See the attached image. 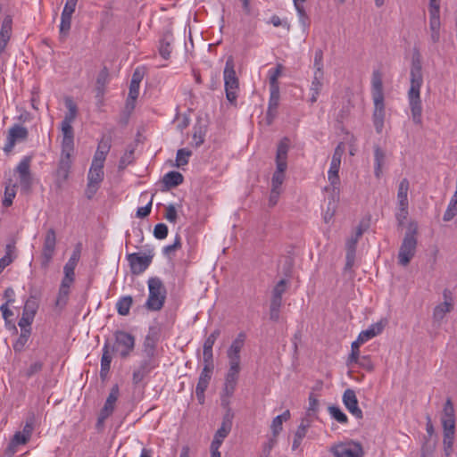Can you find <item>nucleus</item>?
Here are the masks:
<instances>
[{"mask_svg": "<svg viewBox=\"0 0 457 457\" xmlns=\"http://www.w3.org/2000/svg\"><path fill=\"white\" fill-rule=\"evenodd\" d=\"M213 369L204 367L195 387V395L200 403L204 401V392L206 391L212 378Z\"/></svg>", "mask_w": 457, "mask_h": 457, "instance_id": "dca6fc26", "label": "nucleus"}, {"mask_svg": "<svg viewBox=\"0 0 457 457\" xmlns=\"http://www.w3.org/2000/svg\"><path fill=\"white\" fill-rule=\"evenodd\" d=\"M34 426L35 416L34 414H30L26 420V423L22 428V431H20L21 434L29 440L34 430Z\"/></svg>", "mask_w": 457, "mask_h": 457, "instance_id": "680f3d73", "label": "nucleus"}, {"mask_svg": "<svg viewBox=\"0 0 457 457\" xmlns=\"http://www.w3.org/2000/svg\"><path fill=\"white\" fill-rule=\"evenodd\" d=\"M38 309V301L36 296L30 295L25 302L23 313L35 317Z\"/></svg>", "mask_w": 457, "mask_h": 457, "instance_id": "603ef678", "label": "nucleus"}, {"mask_svg": "<svg viewBox=\"0 0 457 457\" xmlns=\"http://www.w3.org/2000/svg\"><path fill=\"white\" fill-rule=\"evenodd\" d=\"M74 281L75 280L67 279V278H62V281H61V284L59 287V290H58V294H57V297H56V301H55V305L57 307L63 308L67 304L68 300H69V295L71 293V287L72 286Z\"/></svg>", "mask_w": 457, "mask_h": 457, "instance_id": "412c9836", "label": "nucleus"}, {"mask_svg": "<svg viewBox=\"0 0 457 457\" xmlns=\"http://www.w3.org/2000/svg\"><path fill=\"white\" fill-rule=\"evenodd\" d=\"M444 303L436 305L433 312V318L436 321H441L446 313L450 312L453 309V299L451 292L448 289H445L444 293Z\"/></svg>", "mask_w": 457, "mask_h": 457, "instance_id": "aec40b11", "label": "nucleus"}, {"mask_svg": "<svg viewBox=\"0 0 457 457\" xmlns=\"http://www.w3.org/2000/svg\"><path fill=\"white\" fill-rule=\"evenodd\" d=\"M329 414L339 423L345 424L348 421L347 416L337 406L332 405L328 407Z\"/></svg>", "mask_w": 457, "mask_h": 457, "instance_id": "052dcab7", "label": "nucleus"}, {"mask_svg": "<svg viewBox=\"0 0 457 457\" xmlns=\"http://www.w3.org/2000/svg\"><path fill=\"white\" fill-rule=\"evenodd\" d=\"M72 154L73 153L61 152V157L58 162L57 170L55 171V185L60 189L63 187L64 183L69 178L72 164Z\"/></svg>", "mask_w": 457, "mask_h": 457, "instance_id": "1a4fd4ad", "label": "nucleus"}, {"mask_svg": "<svg viewBox=\"0 0 457 457\" xmlns=\"http://www.w3.org/2000/svg\"><path fill=\"white\" fill-rule=\"evenodd\" d=\"M29 137V130L26 127L14 124L8 129L6 143L3 148L6 154H9L13 150L17 142L26 141Z\"/></svg>", "mask_w": 457, "mask_h": 457, "instance_id": "6e6552de", "label": "nucleus"}, {"mask_svg": "<svg viewBox=\"0 0 457 457\" xmlns=\"http://www.w3.org/2000/svg\"><path fill=\"white\" fill-rule=\"evenodd\" d=\"M71 17L72 16H67L63 14L61 15L60 37L62 41L67 37L71 30Z\"/></svg>", "mask_w": 457, "mask_h": 457, "instance_id": "3c124183", "label": "nucleus"}, {"mask_svg": "<svg viewBox=\"0 0 457 457\" xmlns=\"http://www.w3.org/2000/svg\"><path fill=\"white\" fill-rule=\"evenodd\" d=\"M246 335L245 332H240L237 337L232 341L230 346L227 351V357L228 363H239L241 362L240 353L245 345Z\"/></svg>", "mask_w": 457, "mask_h": 457, "instance_id": "4468645a", "label": "nucleus"}, {"mask_svg": "<svg viewBox=\"0 0 457 457\" xmlns=\"http://www.w3.org/2000/svg\"><path fill=\"white\" fill-rule=\"evenodd\" d=\"M441 422L442 427H446V425L455 427V411L453 403L450 398H447L445 403Z\"/></svg>", "mask_w": 457, "mask_h": 457, "instance_id": "bb28decb", "label": "nucleus"}, {"mask_svg": "<svg viewBox=\"0 0 457 457\" xmlns=\"http://www.w3.org/2000/svg\"><path fill=\"white\" fill-rule=\"evenodd\" d=\"M234 413L232 411H226L222 418L220 428L216 431V436L225 439L231 431Z\"/></svg>", "mask_w": 457, "mask_h": 457, "instance_id": "c85d7f7f", "label": "nucleus"}, {"mask_svg": "<svg viewBox=\"0 0 457 457\" xmlns=\"http://www.w3.org/2000/svg\"><path fill=\"white\" fill-rule=\"evenodd\" d=\"M153 258V253L140 255L137 253H132L127 254L131 273L133 275L143 273L151 265Z\"/></svg>", "mask_w": 457, "mask_h": 457, "instance_id": "9d476101", "label": "nucleus"}, {"mask_svg": "<svg viewBox=\"0 0 457 457\" xmlns=\"http://www.w3.org/2000/svg\"><path fill=\"white\" fill-rule=\"evenodd\" d=\"M65 106L68 109V112L65 114L62 121L72 123L78 114V107L71 97L65 98Z\"/></svg>", "mask_w": 457, "mask_h": 457, "instance_id": "37998d69", "label": "nucleus"}, {"mask_svg": "<svg viewBox=\"0 0 457 457\" xmlns=\"http://www.w3.org/2000/svg\"><path fill=\"white\" fill-rule=\"evenodd\" d=\"M426 431L428 433V437H425V442L421 446L420 457H428V454H431L436 447L435 443L431 445H429V437H431L435 434V428L429 415L427 416Z\"/></svg>", "mask_w": 457, "mask_h": 457, "instance_id": "b1692460", "label": "nucleus"}, {"mask_svg": "<svg viewBox=\"0 0 457 457\" xmlns=\"http://www.w3.org/2000/svg\"><path fill=\"white\" fill-rule=\"evenodd\" d=\"M291 417L289 410H286L282 414L276 416L270 425L271 436H278L283 429V422L287 421Z\"/></svg>", "mask_w": 457, "mask_h": 457, "instance_id": "2f4dec72", "label": "nucleus"}, {"mask_svg": "<svg viewBox=\"0 0 457 457\" xmlns=\"http://www.w3.org/2000/svg\"><path fill=\"white\" fill-rule=\"evenodd\" d=\"M457 215V199L452 197L447 206L446 211L444 213V221H450Z\"/></svg>", "mask_w": 457, "mask_h": 457, "instance_id": "5fc2aeb1", "label": "nucleus"}, {"mask_svg": "<svg viewBox=\"0 0 457 457\" xmlns=\"http://www.w3.org/2000/svg\"><path fill=\"white\" fill-rule=\"evenodd\" d=\"M229 367L225 376L223 390L228 395H233L238 382L241 367L239 363H228Z\"/></svg>", "mask_w": 457, "mask_h": 457, "instance_id": "ddd939ff", "label": "nucleus"}, {"mask_svg": "<svg viewBox=\"0 0 457 457\" xmlns=\"http://www.w3.org/2000/svg\"><path fill=\"white\" fill-rule=\"evenodd\" d=\"M305 0H301V2H304ZM294 5L296 9L299 22L303 26V29H307L310 26V19L304 10V7L302 4H300V0H294Z\"/></svg>", "mask_w": 457, "mask_h": 457, "instance_id": "49530a36", "label": "nucleus"}, {"mask_svg": "<svg viewBox=\"0 0 457 457\" xmlns=\"http://www.w3.org/2000/svg\"><path fill=\"white\" fill-rule=\"evenodd\" d=\"M374 175L377 179H380L382 175V169L386 164V154L378 145L374 147Z\"/></svg>", "mask_w": 457, "mask_h": 457, "instance_id": "5701e85b", "label": "nucleus"}, {"mask_svg": "<svg viewBox=\"0 0 457 457\" xmlns=\"http://www.w3.org/2000/svg\"><path fill=\"white\" fill-rule=\"evenodd\" d=\"M56 245V234L53 228H50L45 236L43 249H42V265L46 267L51 262Z\"/></svg>", "mask_w": 457, "mask_h": 457, "instance_id": "9b49d317", "label": "nucleus"}, {"mask_svg": "<svg viewBox=\"0 0 457 457\" xmlns=\"http://www.w3.org/2000/svg\"><path fill=\"white\" fill-rule=\"evenodd\" d=\"M192 155V152L186 148L179 149L176 156V166L181 167L188 163L189 157Z\"/></svg>", "mask_w": 457, "mask_h": 457, "instance_id": "6e6d98bb", "label": "nucleus"}, {"mask_svg": "<svg viewBox=\"0 0 457 457\" xmlns=\"http://www.w3.org/2000/svg\"><path fill=\"white\" fill-rule=\"evenodd\" d=\"M384 327H385V324L382 321H379V322L370 325L367 329L362 330L359 334V336H358L359 341L363 342V343L369 341L370 339H371V338L375 337L376 336L379 335L380 333H382Z\"/></svg>", "mask_w": 457, "mask_h": 457, "instance_id": "c756f323", "label": "nucleus"}, {"mask_svg": "<svg viewBox=\"0 0 457 457\" xmlns=\"http://www.w3.org/2000/svg\"><path fill=\"white\" fill-rule=\"evenodd\" d=\"M115 342L112 350L120 353L121 358L128 357L135 347V337L131 334L118 330L114 334Z\"/></svg>", "mask_w": 457, "mask_h": 457, "instance_id": "423d86ee", "label": "nucleus"}, {"mask_svg": "<svg viewBox=\"0 0 457 457\" xmlns=\"http://www.w3.org/2000/svg\"><path fill=\"white\" fill-rule=\"evenodd\" d=\"M374 110L372 113V121L375 127L376 132L381 134L384 129L386 110L384 100L373 101Z\"/></svg>", "mask_w": 457, "mask_h": 457, "instance_id": "6ab92c4d", "label": "nucleus"}, {"mask_svg": "<svg viewBox=\"0 0 457 457\" xmlns=\"http://www.w3.org/2000/svg\"><path fill=\"white\" fill-rule=\"evenodd\" d=\"M309 427H310V422L307 420H303L295 433L293 445H292L293 450H296L300 446L302 440L306 436L307 429Z\"/></svg>", "mask_w": 457, "mask_h": 457, "instance_id": "c9c22d12", "label": "nucleus"}, {"mask_svg": "<svg viewBox=\"0 0 457 457\" xmlns=\"http://www.w3.org/2000/svg\"><path fill=\"white\" fill-rule=\"evenodd\" d=\"M283 305V299L279 297L271 296L270 303V320L277 322L280 318V309Z\"/></svg>", "mask_w": 457, "mask_h": 457, "instance_id": "4c0bfd02", "label": "nucleus"}, {"mask_svg": "<svg viewBox=\"0 0 457 457\" xmlns=\"http://www.w3.org/2000/svg\"><path fill=\"white\" fill-rule=\"evenodd\" d=\"M290 140L283 137L277 146L276 153V170L272 175L271 187L281 189V185L285 179V171L287 169V154L289 151Z\"/></svg>", "mask_w": 457, "mask_h": 457, "instance_id": "7ed1b4c3", "label": "nucleus"}, {"mask_svg": "<svg viewBox=\"0 0 457 457\" xmlns=\"http://www.w3.org/2000/svg\"><path fill=\"white\" fill-rule=\"evenodd\" d=\"M173 42V35L170 31H166L163 33L159 46V54L160 55L168 60L170 57V54L172 51L171 44Z\"/></svg>", "mask_w": 457, "mask_h": 457, "instance_id": "cd10ccee", "label": "nucleus"}, {"mask_svg": "<svg viewBox=\"0 0 457 457\" xmlns=\"http://www.w3.org/2000/svg\"><path fill=\"white\" fill-rule=\"evenodd\" d=\"M112 362V355L110 353V345L105 342L103 347V354L101 358L100 378L104 381L107 378Z\"/></svg>", "mask_w": 457, "mask_h": 457, "instance_id": "a878e982", "label": "nucleus"}, {"mask_svg": "<svg viewBox=\"0 0 457 457\" xmlns=\"http://www.w3.org/2000/svg\"><path fill=\"white\" fill-rule=\"evenodd\" d=\"M364 344L363 342H360L359 341V338L357 337V339L355 341H353L352 343V345H351V353L348 357V360H347V365L350 366L352 364H353V361H355L356 360L359 359V357L361 356L360 355V345Z\"/></svg>", "mask_w": 457, "mask_h": 457, "instance_id": "13d9d810", "label": "nucleus"}, {"mask_svg": "<svg viewBox=\"0 0 457 457\" xmlns=\"http://www.w3.org/2000/svg\"><path fill=\"white\" fill-rule=\"evenodd\" d=\"M184 181L183 175L179 171H170L166 173L162 178V183L165 190H169L172 187H176L181 185Z\"/></svg>", "mask_w": 457, "mask_h": 457, "instance_id": "7c9ffc66", "label": "nucleus"}, {"mask_svg": "<svg viewBox=\"0 0 457 457\" xmlns=\"http://www.w3.org/2000/svg\"><path fill=\"white\" fill-rule=\"evenodd\" d=\"M30 335L31 329L23 328L21 330L20 337L12 345V348L16 353H21L24 349V346L26 345Z\"/></svg>", "mask_w": 457, "mask_h": 457, "instance_id": "c03bdc74", "label": "nucleus"}, {"mask_svg": "<svg viewBox=\"0 0 457 457\" xmlns=\"http://www.w3.org/2000/svg\"><path fill=\"white\" fill-rule=\"evenodd\" d=\"M149 295L145 307L149 311H160L165 303L167 290L158 277H152L147 281Z\"/></svg>", "mask_w": 457, "mask_h": 457, "instance_id": "20e7f679", "label": "nucleus"}, {"mask_svg": "<svg viewBox=\"0 0 457 457\" xmlns=\"http://www.w3.org/2000/svg\"><path fill=\"white\" fill-rule=\"evenodd\" d=\"M440 17H429L430 41L436 44L440 39Z\"/></svg>", "mask_w": 457, "mask_h": 457, "instance_id": "58836bf2", "label": "nucleus"}, {"mask_svg": "<svg viewBox=\"0 0 457 457\" xmlns=\"http://www.w3.org/2000/svg\"><path fill=\"white\" fill-rule=\"evenodd\" d=\"M371 91L373 101L384 100L382 75L378 71L372 73Z\"/></svg>", "mask_w": 457, "mask_h": 457, "instance_id": "393cba45", "label": "nucleus"}, {"mask_svg": "<svg viewBox=\"0 0 457 457\" xmlns=\"http://www.w3.org/2000/svg\"><path fill=\"white\" fill-rule=\"evenodd\" d=\"M16 195V185L6 186L4 189V198L3 200V205L9 207L12 204V201Z\"/></svg>", "mask_w": 457, "mask_h": 457, "instance_id": "bf43d9fd", "label": "nucleus"}, {"mask_svg": "<svg viewBox=\"0 0 457 457\" xmlns=\"http://www.w3.org/2000/svg\"><path fill=\"white\" fill-rule=\"evenodd\" d=\"M159 363L154 356H145V359L141 361L138 369L145 372L147 375L158 367Z\"/></svg>", "mask_w": 457, "mask_h": 457, "instance_id": "de8ad7c7", "label": "nucleus"}, {"mask_svg": "<svg viewBox=\"0 0 457 457\" xmlns=\"http://www.w3.org/2000/svg\"><path fill=\"white\" fill-rule=\"evenodd\" d=\"M287 289V281L285 278L280 279L273 287L271 296L282 298L283 294Z\"/></svg>", "mask_w": 457, "mask_h": 457, "instance_id": "338daca9", "label": "nucleus"}, {"mask_svg": "<svg viewBox=\"0 0 457 457\" xmlns=\"http://www.w3.org/2000/svg\"><path fill=\"white\" fill-rule=\"evenodd\" d=\"M282 71L283 65L280 63L277 64L274 69L269 71L270 88H279L278 79L281 75Z\"/></svg>", "mask_w": 457, "mask_h": 457, "instance_id": "09e8293b", "label": "nucleus"}, {"mask_svg": "<svg viewBox=\"0 0 457 457\" xmlns=\"http://www.w3.org/2000/svg\"><path fill=\"white\" fill-rule=\"evenodd\" d=\"M206 130L202 126H195L194 127V133H193V141L192 145L195 147H199L202 145L204 142Z\"/></svg>", "mask_w": 457, "mask_h": 457, "instance_id": "864d4df0", "label": "nucleus"}, {"mask_svg": "<svg viewBox=\"0 0 457 457\" xmlns=\"http://www.w3.org/2000/svg\"><path fill=\"white\" fill-rule=\"evenodd\" d=\"M30 163L31 157L24 156L14 170L15 173L19 176L21 189L24 193L30 192L33 184Z\"/></svg>", "mask_w": 457, "mask_h": 457, "instance_id": "0eeeda50", "label": "nucleus"}, {"mask_svg": "<svg viewBox=\"0 0 457 457\" xmlns=\"http://www.w3.org/2000/svg\"><path fill=\"white\" fill-rule=\"evenodd\" d=\"M423 85L422 62L421 55L418 49H414L411 71H410V88L407 93L409 106L411 118L415 124H422V103L420 98V89Z\"/></svg>", "mask_w": 457, "mask_h": 457, "instance_id": "f257e3e1", "label": "nucleus"}, {"mask_svg": "<svg viewBox=\"0 0 457 457\" xmlns=\"http://www.w3.org/2000/svg\"><path fill=\"white\" fill-rule=\"evenodd\" d=\"M455 438V427L446 425L443 427V446L444 453L446 457H450L453 453V443Z\"/></svg>", "mask_w": 457, "mask_h": 457, "instance_id": "4be33fe9", "label": "nucleus"}, {"mask_svg": "<svg viewBox=\"0 0 457 457\" xmlns=\"http://www.w3.org/2000/svg\"><path fill=\"white\" fill-rule=\"evenodd\" d=\"M120 395V389L118 385H114L109 393V395L104 403L99 414V421H104L109 416H111L114 411L115 403L118 400Z\"/></svg>", "mask_w": 457, "mask_h": 457, "instance_id": "a211bd4d", "label": "nucleus"}, {"mask_svg": "<svg viewBox=\"0 0 457 457\" xmlns=\"http://www.w3.org/2000/svg\"><path fill=\"white\" fill-rule=\"evenodd\" d=\"M417 233L418 224L413 221L410 222L397 256L398 263L402 266H407L415 255L418 245Z\"/></svg>", "mask_w": 457, "mask_h": 457, "instance_id": "f03ea898", "label": "nucleus"}, {"mask_svg": "<svg viewBox=\"0 0 457 457\" xmlns=\"http://www.w3.org/2000/svg\"><path fill=\"white\" fill-rule=\"evenodd\" d=\"M133 303V299L130 295L120 297L116 303V309L120 315L126 316L129 313L130 307Z\"/></svg>", "mask_w": 457, "mask_h": 457, "instance_id": "a19ab883", "label": "nucleus"}, {"mask_svg": "<svg viewBox=\"0 0 457 457\" xmlns=\"http://www.w3.org/2000/svg\"><path fill=\"white\" fill-rule=\"evenodd\" d=\"M13 245L10 244L6 245L5 254L0 259V274L3 272L5 267H7L12 262L13 258L12 257V253L13 252Z\"/></svg>", "mask_w": 457, "mask_h": 457, "instance_id": "4d7b16f0", "label": "nucleus"}, {"mask_svg": "<svg viewBox=\"0 0 457 457\" xmlns=\"http://www.w3.org/2000/svg\"><path fill=\"white\" fill-rule=\"evenodd\" d=\"M410 188L409 180L404 178L403 179L398 186L397 191V202L399 206L409 205L408 202V192Z\"/></svg>", "mask_w": 457, "mask_h": 457, "instance_id": "f704fd0d", "label": "nucleus"}, {"mask_svg": "<svg viewBox=\"0 0 457 457\" xmlns=\"http://www.w3.org/2000/svg\"><path fill=\"white\" fill-rule=\"evenodd\" d=\"M324 73L314 72L313 79L312 81L311 91L312 96L310 98L311 104H314L317 102L319 95L322 88V80H323Z\"/></svg>", "mask_w": 457, "mask_h": 457, "instance_id": "473e14b6", "label": "nucleus"}, {"mask_svg": "<svg viewBox=\"0 0 457 457\" xmlns=\"http://www.w3.org/2000/svg\"><path fill=\"white\" fill-rule=\"evenodd\" d=\"M12 18L11 15H6L3 20L1 29H0V37L10 40L11 33H12Z\"/></svg>", "mask_w": 457, "mask_h": 457, "instance_id": "8fccbe9b", "label": "nucleus"}, {"mask_svg": "<svg viewBox=\"0 0 457 457\" xmlns=\"http://www.w3.org/2000/svg\"><path fill=\"white\" fill-rule=\"evenodd\" d=\"M143 79V73L138 70L136 69L129 85V97L132 100H136L139 94V85Z\"/></svg>", "mask_w": 457, "mask_h": 457, "instance_id": "72a5a7b5", "label": "nucleus"}, {"mask_svg": "<svg viewBox=\"0 0 457 457\" xmlns=\"http://www.w3.org/2000/svg\"><path fill=\"white\" fill-rule=\"evenodd\" d=\"M104 178V166L91 164L87 173V181L100 185Z\"/></svg>", "mask_w": 457, "mask_h": 457, "instance_id": "e433bc0d", "label": "nucleus"}, {"mask_svg": "<svg viewBox=\"0 0 457 457\" xmlns=\"http://www.w3.org/2000/svg\"><path fill=\"white\" fill-rule=\"evenodd\" d=\"M336 457H362L363 449L360 443L340 444L332 450Z\"/></svg>", "mask_w": 457, "mask_h": 457, "instance_id": "f8f14e48", "label": "nucleus"}, {"mask_svg": "<svg viewBox=\"0 0 457 457\" xmlns=\"http://www.w3.org/2000/svg\"><path fill=\"white\" fill-rule=\"evenodd\" d=\"M78 262L69 259L63 267V278L75 280V268Z\"/></svg>", "mask_w": 457, "mask_h": 457, "instance_id": "e2e57ef3", "label": "nucleus"}, {"mask_svg": "<svg viewBox=\"0 0 457 457\" xmlns=\"http://www.w3.org/2000/svg\"><path fill=\"white\" fill-rule=\"evenodd\" d=\"M278 443V436H271L268 442L262 446V453L260 457H270L272 449Z\"/></svg>", "mask_w": 457, "mask_h": 457, "instance_id": "69168bd1", "label": "nucleus"}, {"mask_svg": "<svg viewBox=\"0 0 457 457\" xmlns=\"http://www.w3.org/2000/svg\"><path fill=\"white\" fill-rule=\"evenodd\" d=\"M353 363L370 372L374 370V364L370 355L360 356Z\"/></svg>", "mask_w": 457, "mask_h": 457, "instance_id": "0e129e2a", "label": "nucleus"}, {"mask_svg": "<svg viewBox=\"0 0 457 457\" xmlns=\"http://www.w3.org/2000/svg\"><path fill=\"white\" fill-rule=\"evenodd\" d=\"M29 441V439H27L23 435L21 434V432L18 431L11 439L6 451L11 454H13L16 453L17 447L19 445H26Z\"/></svg>", "mask_w": 457, "mask_h": 457, "instance_id": "79ce46f5", "label": "nucleus"}, {"mask_svg": "<svg viewBox=\"0 0 457 457\" xmlns=\"http://www.w3.org/2000/svg\"><path fill=\"white\" fill-rule=\"evenodd\" d=\"M157 338L153 334H148L143 344V353L145 356H154Z\"/></svg>", "mask_w": 457, "mask_h": 457, "instance_id": "ea45409f", "label": "nucleus"}, {"mask_svg": "<svg viewBox=\"0 0 457 457\" xmlns=\"http://www.w3.org/2000/svg\"><path fill=\"white\" fill-rule=\"evenodd\" d=\"M224 86L227 100L233 105H237L239 80L235 71V62L232 56H228L223 71Z\"/></svg>", "mask_w": 457, "mask_h": 457, "instance_id": "39448f33", "label": "nucleus"}, {"mask_svg": "<svg viewBox=\"0 0 457 457\" xmlns=\"http://www.w3.org/2000/svg\"><path fill=\"white\" fill-rule=\"evenodd\" d=\"M72 123L62 121L61 129L62 133V140L61 144V152L74 153V129Z\"/></svg>", "mask_w": 457, "mask_h": 457, "instance_id": "f3484780", "label": "nucleus"}, {"mask_svg": "<svg viewBox=\"0 0 457 457\" xmlns=\"http://www.w3.org/2000/svg\"><path fill=\"white\" fill-rule=\"evenodd\" d=\"M343 403L348 411L358 420L363 418L362 411L359 408L358 399L353 389H346L343 395Z\"/></svg>", "mask_w": 457, "mask_h": 457, "instance_id": "2eb2a0df", "label": "nucleus"}, {"mask_svg": "<svg viewBox=\"0 0 457 457\" xmlns=\"http://www.w3.org/2000/svg\"><path fill=\"white\" fill-rule=\"evenodd\" d=\"M340 165H341V162H338L331 161V162H330V167L328 171V179L333 187L339 185L340 179H339L338 172H339Z\"/></svg>", "mask_w": 457, "mask_h": 457, "instance_id": "a18cd8bd", "label": "nucleus"}, {"mask_svg": "<svg viewBox=\"0 0 457 457\" xmlns=\"http://www.w3.org/2000/svg\"><path fill=\"white\" fill-rule=\"evenodd\" d=\"M181 247V238L179 235H176L174 243L171 245H168L163 247L162 253L166 256H170L176 250Z\"/></svg>", "mask_w": 457, "mask_h": 457, "instance_id": "774afa93", "label": "nucleus"}]
</instances>
